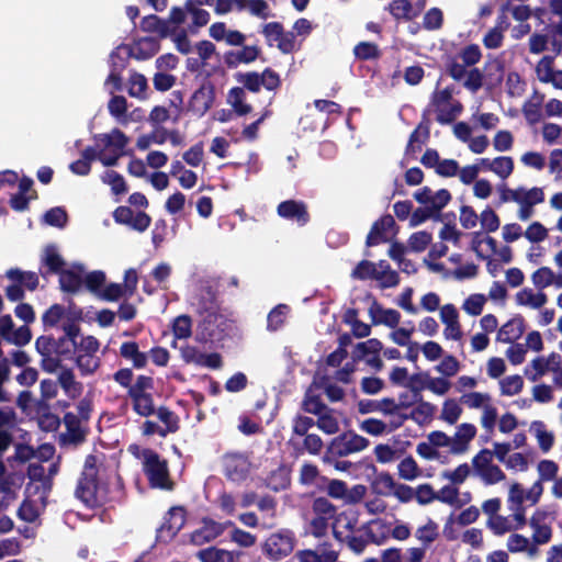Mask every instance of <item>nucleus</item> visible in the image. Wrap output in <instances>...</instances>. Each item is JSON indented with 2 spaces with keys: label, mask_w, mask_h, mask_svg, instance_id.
Instances as JSON below:
<instances>
[{
  "label": "nucleus",
  "mask_w": 562,
  "mask_h": 562,
  "mask_svg": "<svg viewBox=\"0 0 562 562\" xmlns=\"http://www.w3.org/2000/svg\"><path fill=\"white\" fill-rule=\"evenodd\" d=\"M316 426L327 435H334L339 430V423L333 415L331 408H328V411L318 416Z\"/></svg>",
  "instance_id": "nucleus-50"
},
{
  "label": "nucleus",
  "mask_w": 562,
  "mask_h": 562,
  "mask_svg": "<svg viewBox=\"0 0 562 562\" xmlns=\"http://www.w3.org/2000/svg\"><path fill=\"white\" fill-rule=\"evenodd\" d=\"M155 414H157L159 420L166 425V428H164L166 435H168L169 432L173 434L179 430V417L175 412L169 409L167 406L158 407Z\"/></svg>",
  "instance_id": "nucleus-41"
},
{
  "label": "nucleus",
  "mask_w": 562,
  "mask_h": 562,
  "mask_svg": "<svg viewBox=\"0 0 562 562\" xmlns=\"http://www.w3.org/2000/svg\"><path fill=\"white\" fill-rule=\"evenodd\" d=\"M531 427L536 431L539 448L541 449L542 452H548L553 447L554 443L553 434L544 429L546 426L541 420L533 422Z\"/></svg>",
  "instance_id": "nucleus-44"
},
{
  "label": "nucleus",
  "mask_w": 562,
  "mask_h": 562,
  "mask_svg": "<svg viewBox=\"0 0 562 562\" xmlns=\"http://www.w3.org/2000/svg\"><path fill=\"white\" fill-rule=\"evenodd\" d=\"M295 542L296 538L292 530L280 529L265 539L261 552L269 561L279 562L293 552Z\"/></svg>",
  "instance_id": "nucleus-5"
},
{
  "label": "nucleus",
  "mask_w": 562,
  "mask_h": 562,
  "mask_svg": "<svg viewBox=\"0 0 562 562\" xmlns=\"http://www.w3.org/2000/svg\"><path fill=\"white\" fill-rule=\"evenodd\" d=\"M223 469L227 480L240 483L248 477L251 462L245 453L227 452L223 457Z\"/></svg>",
  "instance_id": "nucleus-8"
},
{
  "label": "nucleus",
  "mask_w": 562,
  "mask_h": 562,
  "mask_svg": "<svg viewBox=\"0 0 562 562\" xmlns=\"http://www.w3.org/2000/svg\"><path fill=\"white\" fill-rule=\"evenodd\" d=\"M398 475L407 481H412L419 475V468L413 457L408 456L398 463Z\"/></svg>",
  "instance_id": "nucleus-58"
},
{
  "label": "nucleus",
  "mask_w": 562,
  "mask_h": 562,
  "mask_svg": "<svg viewBox=\"0 0 562 562\" xmlns=\"http://www.w3.org/2000/svg\"><path fill=\"white\" fill-rule=\"evenodd\" d=\"M277 214L284 220L295 222L299 226H305L311 220L307 205L301 200L291 199L280 202Z\"/></svg>",
  "instance_id": "nucleus-10"
},
{
  "label": "nucleus",
  "mask_w": 562,
  "mask_h": 562,
  "mask_svg": "<svg viewBox=\"0 0 562 562\" xmlns=\"http://www.w3.org/2000/svg\"><path fill=\"white\" fill-rule=\"evenodd\" d=\"M369 314L373 325L383 324L390 328H396L401 321L398 311L393 308L384 310L374 297L369 308Z\"/></svg>",
  "instance_id": "nucleus-17"
},
{
  "label": "nucleus",
  "mask_w": 562,
  "mask_h": 562,
  "mask_svg": "<svg viewBox=\"0 0 562 562\" xmlns=\"http://www.w3.org/2000/svg\"><path fill=\"white\" fill-rule=\"evenodd\" d=\"M140 30L146 33H156L160 38H166L172 35V30H169L165 19L156 14H149L142 19Z\"/></svg>",
  "instance_id": "nucleus-26"
},
{
  "label": "nucleus",
  "mask_w": 562,
  "mask_h": 562,
  "mask_svg": "<svg viewBox=\"0 0 562 562\" xmlns=\"http://www.w3.org/2000/svg\"><path fill=\"white\" fill-rule=\"evenodd\" d=\"M525 331V319L516 315L506 322L498 330L496 339L501 342H513L521 337Z\"/></svg>",
  "instance_id": "nucleus-19"
},
{
  "label": "nucleus",
  "mask_w": 562,
  "mask_h": 562,
  "mask_svg": "<svg viewBox=\"0 0 562 562\" xmlns=\"http://www.w3.org/2000/svg\"><path fill=\"white\" fill-rule=\"evenodd\" d=\"M457 55L468 67L476 65L482 58V52L476 44L467 45Z\"/></svg>",
  "instance_id": "nucleus-62"
},
{
  "label": "nucleus",
  "mask_w": 562,
  "mask_h": 562,
  "mask_svg": "<svg viewBox=\"0 0 562 562\" xmlns=\"http://www.w3.org/2000/svg\"><path fill=\"white\" fill-rule=\"evenodd\" d=\"M429 110H425L422 120L416 128L411 133L408 143L405 148V155L415 158L416 153L422 150V145L430 138V120L428 117Z\"/></svg>",
  "instance_id": "nucleus-11"
},
{
  "label": "nucleus",
  "mask_w": 562,
  "mask_h": 562,
  "mask_svg": "<svg viewBox=\"0 0 562 562\" xmlns=\"http://www.w3.org/2000/svg\"><path fill=\"white\" fill-rule=\"evenodd\" d=\"M491 167H493L492 171L499 178L506 179L514 171V160L509 156H499L492 160Z\"/></svg>",
  "instance_id": "nucleus-49"
},
{
  "label": "nucleus",
  "mask_w": 562,
  "mask_h": 562,
  "mask_svg": "<svg viewBox=\"0 0 562 562\" xmlns=\"http://www.w3.org/2000/svg\"><path fill=\"white\" fill-rule=\"evenodd\" d=\"M394 227H396L394 217L391 214L382 215L372 224L366 238V246L372 247L390 241L389 231Z\"/></svg>",
  "instance_id": "nucleus-13"
},
{
  "label": "nucleus",
  "mask_w": 562,
  "mask_h": 562,
  "mask_svg": "<svg viewBox=\"0 0 562 562\" xmlns=\"http://www.w3.org/2000/svg\"><path fill=\"white\" fill-rule=\"evenodd\" d=\"M205 312L196 326L194 338L200 344L217 347L231 337L234 323L216 311H207L205 307Z\"/></svg>",
  "instance_id": "nucleus-2"
},
{
  "label": "nucleus",
  "mask_w": 562,
  "mask_h": 562,
  "mask_svg": "<svg viewBox=\"0 0 562 562\" xmlns=\"http://www.w3.org/2000/svg\"><path fill=\"white\" fill-rule=\"evenodd\" d=\"M438 536V525L431 519L416 530V538L425 546L432 543Z\"/></svg>",
  "instance_id": "nucleus-57"
},
{
  "label": "nucleus",
  "mask_w": 562,
  "mask_h": 562,
  "mask_svg": "<svg viewBox=\"0 0 562 562\" xmlns=\"http://www.w3.org/2000/svg\"><path fill=\"white\" fill-rule=\"evenodd\" d=\"M303 437L302 448L296 449L297 454H302L304 451L313 456L319 454L324 447L322 438L316 434H307Z\"/></svg>",
  "instance_id": "nucleus-54"
},
{
  "label": "nucleus",
  "mask_w": 562,
  "mask_h": 562,
  "mask_svg": "<svg viewBox=\"0 0 562 562\" xmlns=\"http://www.w3.org/2000/svg\"><path fill=\"white\" fill-rule=\"evenodd\" d=\"M76 364L81 375L93 374L100 367V359L91 353L79 352L76 358Z\"/></svg>",
  "instance_id": "nucleus-43"
},
{
  "label": "nucleus",
  "mask_w": 562,
  "mask_h": 562,
  "mask_svg": "<svg viewBox=\"0 0 562 562\" xmlns=\"http://www.w3.org/2000/svg\"><path fill=\"white\" fill-rule=\"evenodd\" d=\"M235 79L243 85L241 88L257 93L263 87L268 91H276L281 86L280 75L270 67L263 69L261 74L257 71L238 72Z\"/></svg>",
  "instance_id": "nucleus-6"
},
{
  "label": "nucleus",
  "mask_w": 562,
  "mask_h": 562,
  "mask_svg": "<svg viewBox=\"0 0 562 562\" xmlns=\"http://www.w3.org/2000/svg\"><path fill=\"white\" fill-rule=\"evenodd\" d=\"M443 24V13L439 8H431L425 14L423 19V26L428 31H436L441 29Z\"/></svg>",
  "instance_id": "nucleus-60"
},
{
  "label": "nucleus",
  "mask_w": 562,
  "mask_h": 562,
  "mask_svg": "<svg viewBox=\"0 0 562 562\" xmlns=\"http://www.w3.org/2000/svg\"><path fill=\"white\" fill-rule=\"evenodd\" d=\"M5 277L13 282L22 284L29 291H35L38 286L40 280L36 272L22 271L19 268H11L5 272Z\"/></svg>",
  "instance_id": "nucleus-27"
},
{
  "label": "nucleus",
  "mask_w": 562,
  "mask_h": 562,
  "mask_svg": "<svg viewBox=\"0 0 562 562\" xmlns=\"http://www.w3.org/2000/svg\"><path fill=\"white\" fill-rule=\"evenodd\" d=\"M548 301V296L543 292L535 294L531 289L525 288L516 294L518 305H529L532 308L542 307Z\"/></svg>",
  "instance_id": "nucleus-32"
},
{
  "label": "nucleus",
  "mask_w": 562,
  "mask_h": 562,
  "mask_svg": "<svg viewBox=\"0 0 562 562\" xmlns=\"http://www.w3.org/2000/svg\"><path fill=\"white\" fill-rule=\"evenodd\" d=\"M481 226L486 233H494L499 228L501 221L493 209L486 206L480 215Z\"/></svg>",
  "instance_id": "nucleus-63"
},
{
  "label": "nucleus",
  "mask_w": 562,
  "mask_h": 562,
  "mask_svg": "<svg viewBox=\"0 0 562 562\" xmlns=\"http://www.w3.org/2000/svg\"><path fill=\"white\" fill-rule=\"evenodd\" d=\"M83 267L76 265L71 269H64L59 276V288L65 293L75 294L83 284Z\"/></svg>",
  "instance_id": "nucleus-16"
},
{
  "label": "nucleus",
  "mask_w": 562,
  "mask_h": 562,
  "mask_svg": "<svg viewBox=\"0 0 562 562\" xmlns=\"http://www.w3.org/2000/svg\"><path fill=\"white\" fill-rule=\"evenodd\" d=\"M215 86L212 81H204L190 98L188 110L203 116L214 104Z\"/></svg>",
  "instance_id": "nucleus-9"
},
{
  "label": "nucleus",
  "mask_w": 562,
  "mask_h": 562,
  "mask_svg": "<svg viewBox=\"0 0 562 562\" xmlns=\"http://www.w3.org/2000/svg\"><path fill=\"white\" fill-rule=\"evenodd\" d=\"M369 443L370 441L366 437H362L352 430L345 431L333 438L328 443L323 461L331 462L335 459L362 451L369 446Z\"/></svg>",
  "instance_id": "nucleus-4"
},
{
  "label": "nucleus",
  "mask_w": 562,
  "mask_h": 562,
  "mask_svg": "<svg viewBox=\"0 0 562 562\" xmlns=\"http://www.w3.org/2000/svg\"><path fill=\"white\" fill-rule=\"evenodd\" d=\"M383 349L382 342L376 338H370L366 341L357 344L353 350V359L362 360L370 356L380 353Z\"/></svg>",
  "instance_id": "nucleus-35"
},
{
  "label": "nucleus",
  "mask_w": 562,
  "mask_h": 562,
  "mask_svg": "<svg viewBox=\"0 0 562 562\" xmlns=\"http://www.w3.org/2000/svg\"><path fill=\"white\" fill-rule=\"evenodd\" d=\"M16 516L23 521L34 522L38 518L40 512L33 501L25 498L18 508Z\"/></svg>",
  "instance_id": "nucleus-59"
},
{
  "label": "nucleus",
  "mask_w": 562,
  "mask_h": 562,
  "mask_svg": "<svg viewBox=\"0 0 562 562\" xmlns=\"http://www.w3.org/2000/svg\"><path fill=\"white\" fill-rule=\"evenodd\" d=\"M476 435V427L473 424L463 423L458 426L453 440H451L450 452L452 454H462L468 448L470 441Z\"/></svg>",
  "instance_id": "nucleus-18"
},
{
  "label": "nucleus",
  "mask_w": 562,
  "mask_h": 562,
  "mask_svg": "<svg viewBox=\"0 0 562 562\" xmlns=\"http://www.w3.org/2000/svg\"><path fill=\"white\" fill-rule=\"evenodd\" d=\"M105 183L111 187V190L114 194H124L127 192L126 182L121 173L114 170H109L105 173V178L103 179Z\"/></svg>",
  "instance_id": "nucleus-64"
},
{
  "label": "nucleus",
  "mask_w": 562,
  "mask_h": 562,
  "mask_svg": "<svg viewBox=\"0 0 562 562\" xmlns=\"http://www.w3.org/2000/svg\"><path fill=\"white\" fill-rule=\"evenodd\" d=\"M63 422L67 429V434L63 435L65 441L79 445L86 440V430L81 428V420L76 414L67 412L64 415Z\"/></svg>",
  "instance_id": "nucleus-20"
},
{
  "label": "nucleus",
  "mask_w": 562,
  "mask_h": 562,
  "mask_svg": "<svg viewBox=\"0 0 562 562\" xmlns=\"http://www.w3.org/2000/svg\"><path fill=\"white\" fill-rule=\"evenodd\" d=\"M432 236L426 231L413 233L408 238V246L413 251L422 252L431 243Z\"/></svg>",
  "instance_id": "nucleus-61"
},
{
  "label": "nucleus",
  "mask_w": 562,
  "mask_h": 562,
  "mask_svg": "<svg viewBox=\"0 0 562 562\" xmlns=\"http://www.w3.org/2000/svg\"><path fill=\"white\" fill-rule=\"evenodd\" d=\"M286 311L288 306L285 304H279L273 307L267 317V329L270 331L280 329L285 322Z\"/></svg>",
  "instance_id": "nucleus-46"
},
{
  "label": "nucleus",
  "mask_w": 562,
  "mask_h": 562,
  "mask_svg": "<svg viewBox=\"0 0 562 562\" xmlns=\"http://www.w3.org/2000/svg\"><path fill=\"white\" fill-rule=\"evenodd\" d=\"M133 411L142 416L149 417L156 413L153 394H146L132 401Z\"/></svg>",
  "instance_id": "nucleus-42"
},
{
  "label": "nucleus",
  "mask_w": 562,
  "mask_h": 562,
  "mask_svg": "<svg viewBox=\"0 0 562 562\" xmlns=\"http://www.w3.org/2000/svg\"><path fill=\"white\" fill-rule=\"evenodd\" d=\"M153 389L154 379L151 376L140 374L127 390V396L133 401L139 396L149 394Z\"/></svg>",
  "instance_id": "nucleus-38"
},
{
  "label": "nucleus",
  "mask_w": 562,
  "mask_h": 562,
  "mask_svg": "<svg viewBox=\"0 0 562 562\" xmlns=\"http://www.w3.org/2000/svg\"><path fill=\"white\" fill-rule=\"evenodd\" d=\"M172 334L175 336V341L172 346L176 345V339H187L192 335V319L189 315L182 314L177 316L172 322Z\"/></svg>",
  "instance_id": "nucleus-37"
},
{
  "label": "nucleus",
  "mask_w": 562,
  "mask_h": 562,
  "mask_svg": "<svg viewBox=\"0 0 562 562\" xmlns=\"http://www.w3.org/2000/svg\"><path fill=\"white\" fill-rule=\"evenodd\" d=\"M357 524H358V517L356 514L346 513V512L338 514L335 519V522L333 525L335 538L342 541V537H341L342 532L339 530V528H344L349 533H352Z\"/></svg>",
  "instance_id": "nucleus-34"
},
{
  "label": "nucleus",
  "mask_w": 562,
  "mask_h": 562,
  "mask_svg": "<svg viewBox=\"0 0 562 562\" xmlns=\"http://www.w3.org/2000/svg\"><path fill=\"white\" fill-rule=\"evenodd\" d=\"M462 414V407L453 398L443 402L440 418L449 425H454Z\"/></svg>",
  "instance_id": "nucleus-48"
},
{
  "label": "nucleus",
  "mask_w": 562,
  "mask_h": 562,
  "mask_svg": "<svg viewBox=\"0 0 562 562\" xmlns=\"http://www.w3.org/2000/svg\"><path fill=\"white\" fill-rule=\"evenodd\" d=\"M312 513L310 531L316 538L324 537L327 533L329 521L337 517V507L328 498L319 496L312 503Z\"/></svg>",
  "instance_id": "nucleus-7"
},
{
  "label": "nucleus",
  "mask_w": 562,
  "mask_h": 562,
  "mask_svg": "<svg viewBox=\"0 0 562 562\" xmlns=\"http://www.w3.org/2000/svg\"><path fill=\"white\" fill-rule=\"evenodd\" d=\"M553 63H554V58L552 56H543L537 67H536V72H537V76H538V79L543 82V83H549L550 81L553 80V75H554V71L553 70Z\"/></svg>",
  "instance_id": "nucleus-55"
},
{
  "label": "nucleus",
  "mask_w": 562,
  "mask_h": 562,
  "mask_svg": "<svg viewBox=\"0 0 562 562\" xmlns=\"http://www.w3.org/2000/svg\"><path fill=\"white\" fill-rule=\"evenodd\" d=\"M544 95H540L537 102L528 101L522 106V114L530 125L539 123L542 119L541 104Z\"/></svg>",
  "instance_id": "nucleus-47"
},
{
  "label": "nucleus",
  "mask_w": 562,
  "mask_h": 562,
  "mask_svg": "<svg viewBox=\"0 0 562 562\" xmlns=\"http://www.w3.org/2000/svg\"><path fill=\"white\" fill-rule=\"evenodd\" d=\"M168 514L170 518L160 527L158 537H162V533L167 532V536L172 539L186 524V509L182 506H175L169 509Z\"/></svg>",
  "instance_id": "nucleus-22"
},
{
  "label": "nucleus",
  "mask_w": 562,
  "mask_h": 562,
  "mask_svg": "<svg viewBox=\"0 0 562 562\" xmlns=\"http://www.w3.org/2000/svg\"><path fill=\"white\" fill-rule=\"evenodd\" d=\"M67 221V212L61 206L52 207L44 214V222L54 227L63 228L66 226Z\"/></svg>",
  "instance_id": "nucleus-51"
},
{
  "label": "nucleus",
  "mask_w": 562,
  "mask_h": 562,
  "mask_svg": "<svg viewBox=\"0 0 562 562\" xmlns=\"http://www.w3.org/2000/svg\"><path fill=\"white\" fill-rule=\"evenodd\" d=\"M499 384L503 395L513 396L521 392L524 380L519 374H514L504 378Z\"/></svg>",
  "instance_id": "nucleus-53"
},
{
  "label": "nucleus",
  "mask_w": 562,
  "mask_h": 562,
  "mask_svg": "<svg viewBox=\"0 0 562 562\" xmlns=\"http://www.w3.org/2000/svg\"><path fill=\"white\" fill-rule=\"evenodd\" d=\"M224 530L225 527L223 524L204 517L202 519V526L191 533V542L195 546H202L215 540L224 532Z\"/></svg>",
  "instance_id": "nucleus-15"
},
{
  "label": "nucleus",
  "mask_w": 562,
  "mask_h": 562,
  "mask_svg": "<svg viewBox=\"0 0 562 562\" xmlns=\"http://www.w3.org/2000/svg\"><path fill=\"white\" fill-rule=\"evenodd\" d=\"M355 56L360 60L376 59L381 53L376 44L371 42H360L353 48Z\"/></svg>",
  "instance_id": "nucleus-52"
},
{
  "label": "nucleus",
  "mask_w": 562,
  "mask_h": 562,
  "mask_svg": "<svg viewBox=\"0 0 562 562\" xmlns=\"http://www.w3.org/2000/svg\"><path fill=\"white\" fill-rule=\"evenodd\" d=\"M120 356L132 361L135 369L145 368L148 360V355L139 351V346L136 341H124L120 347Z\"/></svg>",
  "instance_id": "nucleus-25"
},
{
  "label": "nucleus",
  "mask_w": 562,
  "mask_h": 562,
  "mask_svg": "<svg viewBox=\"0 0 562 562\" xmlns=\"http://www.w3.org/2000/svg\"><path fill=\"white\" fill-rule=\"evenodd\" d=\"M98 458L88 454L85 460L83 470L78 480L75 495L87 507L95 508L106 502V496L99 481Z\"/></svg>",
  "instance_id": "nucleus-1"
},
{
  "label": "nucleus",
  "mask_w": 562,
  "mask_h": 562,
  "mask_svg": "<svg viewBox=\"0 0 562 562\" xmlns=\"http://www.w3.org/2000/svg\"><path fill=\"white\" fill-rule=\"evenodd\" d=\"M261 54V48L257 45H243L240 49L227 50L223 55L224 64L227 68L234 69L241 64L254 63Z\"/></svg>",
  "instance_id": "nucleus-12"
},
{
  "label": "nucleus",
  "mask_w": 562,
  "mask_h": 562,
  "mask_svg": "<svg viewBox=\"0 0 562 562\" xmlns=\"http://www.w3.org/2000/svg\"><path fill=\"white\" fill-rule=\"evenodd\" d=\"M385 10H387L397 22H407L419 16L409 0H392L387 7H385Z\"/></svg>",
  "instance_id": "nucleus-24"
},
{
  "label": "nucleus",
  "mask_w": 562,
  "mask_h": 562,
  "mask_svg": "<svg viewBox=\"0 0 562 562\" xmlns=\"http://www.w3.org/2000/svg\"><path fill=\"white\" fill-rule=\"evenodd\" d=\"M436 110V121L441 125L451 124L463 111V105L460 101H453L447 105H440L439 108H435Z\"/></svg>",
  "instance_id": "nucleus-31"
},
{
  "label": "nucleus",
  "mask_w": 562,
  "mask_h": 562,
  "mask_svg": "<svg viewBox=\"0 0 562 562\" xmlns=\"http://www.w3.org/2000/svg\"><path fill=\"white\" fill-rule=\"evenodd\" d=\"M66 266L65 259L60 256L55 245H47L41 259L40 274L48 278L52 274H59Z\"/></svg>",
  "instance_id": "nucleus-14"
},
{
  "label": "nucleus",
  "mask_w": 562,
  "mask_h": 562,
  "mask_svg": "<svg viewBox=\"0 0 562 562\" xmlns=\"http://www.w3.org/2000/svg\"><path fill=\"white\" fill-rule=\"evenodd\" d=\"M101 140L104 147H112L117 153H124V148L128 144V137L119 128H113L110 134H102Z\"/></svg>",
  "instance_id": "nucleus-39"
},
{
  "label": "nucleus",
  "mask_w": 562,
  "mask_h": 562,
  "mask_svg": "<svg viewBox=\"0 0 562 562\" xmlns=\"http://www.w3.org/2000/svg\"><path fill=\"white\" fill-rule=\"evenodd\" d=\"M290 485L291 472L284 464H280L276 470H272L265 479V486L273 492L285 491Z\"/></svg>",
  "instance_id": "nucleus-23"
},
{
  "label": "nucleus",
  "mask_w": 562,
  "mask_h": 562,
  "mask_svg": "<svg viewBox=\"0 0 562 562\" xmlns=\"http://www.w3.org/2000/svg\"><path fill=\"white\" fill-rule=\"evenodd\" d=\"M467 68L468 66L463 61H460L458 55L443 56V71L454 81H461L464 79L468 70Z\"/></svg>",
  "instance_id": "nucleus-28"
},
{
  "label": "nucleus",
  "mask_w": 562,
  "mask_h": 562,
  "mask_svg": "<svg viewBox=\"0 0 562 562\" xmlns=\"http://www.w3.org/2000/svg\"><path fill=\"white\" fill-rule=\"evenodd\" d=\"M301 408L305 413L313 414L318 417L325 411H328L329 407L322 401L318 394H314L312 390H307L304 394Z\"/></svg>",
  "instance_id": "nucleus-33"
},
{
  "label": "nucleus",
  "mask_w": 562,
  "mask_h": 562,
  "mask_svg": "<svg viewBox=\"0 0 562 562\" xmlns=\"http://www.w3.org/2000/svg\"><path fill=\"white\" fill-rule=\"evenodd\" d=\"M395 484L396 482L390 473L382 472L375 477L372 488L379 495L389 496L392 494Z\"/></svg>",
  "instance_id": "nucleus-45"
},
{
  "label": "nucleus",
  "mask_w": 562,
  "mask_h": 562,
  "mask_svg": "<svg viewBox=\"0 0 562 562\" xmlns=\"http://www.w3.org/2000/svg\"><path fill=\"white\" fill-rule=\"evenodd\" d=\"M198 558L202 562H234V555L231 551L218 549L215 547H210L203 550H200L198 553Z\"/></svg>",
  "instance_id": "nucleus-36"
},
{
  "label": "nucleus",
  "mask_w": 562,
  "mask_h": 562,
  "mask_svg": "<svg viewBox=\"0 0 562 562\" xmlns=\"http://www.w3.org/2000/svg\"><path fill=\"white\" fill-rule=\"evenodd\" d=\"M160 49L159 41L155 37L146 36L139 38L128 55L137 60H147L154 57Z\"/></svg>",
  "instance_id": "nucleus-21"
},
{
  "label": "nucleus",
  "mask_w": 562,
  "mask_h": 562,
  "mask_svg": "<svg viewBox=\"0 0 562 562\" xmlns=\"http://www.w3.org/2000/svg\"><path fill=\"white\" fill-rule=\"evenodd\" d=\"M58 381L65 392L72 397L79 394L82 390L81 383L75 380V374L71 369H63L59 373Z\"/></svg>",
  "instance_id": "nucleus-40"
},
{
  "label": "nucleus",
  "mask_w": 562,
  "mask_h": 562,
  "mask_svg": "<svg viewBox=\"0 0 562 562\" xmlns=\"http://www.w3.org/2000/svg\"><path fill=\"white\" fill-rule=\"evenodd\" d=\"M143 457V470L150 487L171 491L173 488V482L170 480L167 460L161 459L160 456L151 449H145Z\"/></svg>",
  "instance_id": "nucleus-3"
},
{
  "label": "nucleus",
  "mask_w": 562,
  "mask_h": 562,
  "mask_svg": "<svg viewBox=\"0 0 562 562\" xmlns=\"http://www.w3.org/2000/svg\"><path fill=\"white\" fill-rule=\"evenodd\" d=\"M378 269L375 263L369 260H361L356 268L353 269L351 276L355 279L359 280H368V279H376Z\"/></svg>",
  "instance_id": "nucleus-56"
},
{
  "label": "nucleus",
  "mask_w": 562,
  "mask_h": 562,
  "mask_svg": "<svg viewBox=\"0 0 562 562\" xmlns=\"http://www.w3.org/2000/svg\"><path fill=\"white\" fill-rule=\"evenodd\" d=\"M415 404H417V406L409 414H407L409 419L414 420L420 426L429 423L436 412V406L429 402L424 401L423 396H420V401H417Z\"/></svg>",
  "instance_id": "nucleus-29"
},
{
  "label": "nucleus",
  "mask_w": 562,
  "mask_h": 562,
  "mask_svg": "<svg viewBox=\"0 0 562 562\" xmlns=\"http://www.w3.org/2000/svg\"><path fill=\"white\" fill-rule=\"evenodd\" d=\"M246 93L244 88L234 87L228 91V102L233 106L235 113L239 116L249 114L252 111V106L246 103Z\"/></svg>",
  "instance_id": "nucleus-30"
}]
</instances>
